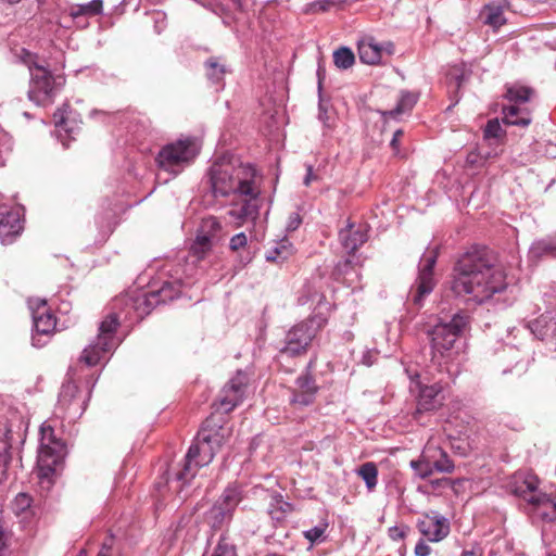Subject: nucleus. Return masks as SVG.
I'll list each match as a JSON object with an SVG mask.
<instances>
[{"instance_id": "nucleus-1", "label": "nucleus", "mask_w": 556, "mask_h": 556, "mask_svg": "<svg viewBox=\"0 0 556 556\" xmlns=\"http://www.w3.org/2000/svg\"><path fill=\"white\" fill-rule=\"evenodd\" d=\"M505 288V275L486 248H471L455 264L451 289L458 296L483 303Z\"/></svg>"}, {"instance_id": "nucleus-2", "label": "nucleus", "mask_w": 556, "mask_h": 556, "mask_svg": "<svg viewBox=\"0 0 556 556\" xmlns=\"http://www.w3.org/2000/svg\"><path fill=\"white\" fill-rule=\"evenodd\" d=\"M261 181L262 177L250 164L233 166L214 162L208 170V182L215 198L254 193Z\"/></svg>"}, {"instance_id": "nucleus-3", "label": "nucleus", "mask_w": 556, "mask_h": 556, "mask_svg": "<svg viewBox=\"0 0 556 556\" xmlns=\"http://www.w3.org/2000/svg\"><path fill=\"white\" fill-rule=\"evenodd\" d=\"M24 62L30 73L28 99L37 105L47 106L53 103L55 94L65 84L62 75H53L43 65L36 61V58L26 53Z\"/></svg>"}, {"instance_id": "nucleus-4", "label": "nucleus", "mask_w": 556, "mask_h": 556, "mask_svg": "<svg viewBox=\"0 0 556 556\" xmlns=\"http://www.w3.org/2000/svg\"><path fill=\"white\" fill-rule=\"evenodd\" d=\"M220 419L214 416L208 417L199 430L192 446L198 447L201 459L197 465H208L216 452L226 443L230 437V429L222 424Z\"/></svg>"}, {"instance_id": "nucleus-5", "label": "nucleus", "mask_w": 556, "mask_h": 556, "mask_svg": "<svg viewBox=\"0 0 556 556\" xmlns=\"http://www.w3.org/2000/svg\"><path fill=\"white\" fill-rule=\"evenodd\" d=\"M466 324V317L455 314L448 323H438L432 329L428 330V337L431 341L432 363L441 365L439 358L450 355Z\"/></svg>"}, {"instance_id": "nucleus-6", "label": "nucleus", "mask_w": 556, "mask_h": 556, "mask_svg": "<svg viewBox=\"0 0 556 556\" xmlns=\"http://www.w3.org/2000/svg\"><path fill=\"white\" fill-rule=\"evenodd\" d=\"M200 146L194 138L178 139L168 143L159 152L155 161L160 168L177 175L198 155Z\"/></svg>"}, {"instance_id": "nucleus-7", "label": "nucleus", "mask_w": 556, "mask_h": 556, "mask_svg": "<svg viewBox=\"0 0 556 556\" xmlns=\"http://www.w3.org/2000/svg\"><path fill=\"white\" fill-rule=\"evenodd\" d=\"M119 326V315L117 313L109 314L99 326L97 342L84 349L80 361L88 366H96L105 354L115 349V332Z\"/></svg>"}, {"instance_id": "nucleus-8", "label": "nucleus", "mask_w": 556, "mask_h": 556, "mask_svg": "<svg viewBox=\"0 0 556 556\" xmlns=\"http://www.w3.org/2000/svg\"><path fill=\"white\" fill-rule=\"evenodd\" d=\"M533 94V89L518 84L506 87L505 98L514 104L503 108V122L506 125L527 127L531 123L530 113L517 104L526 103Z\"/></svg>"}, {"instance_id": "nucleus-9", "label": "nucleus", "mask_w": 556, "mask_h": 556, "mask_svg": "<svg viewBox=\"0 0 556 556\" xmlns=\"http://www.w3.org/2000/svg\"><path fill=\"white\" fill-rule=\"evenodd\" d=\"M326 323V318L313 317L306 321L295 325L286 336V345L282 353L290 356L300 355L305 352L317 331Z\"/></svg>"}, {"instance_id": "nucleus-10", "label": "nucleus", "mask_w": 556, "mask_h": 556, "mask_svg": "<svg viewBox=\"0 0 556 556\" xmlns=\"http://www.w3.org/2000/svg\"><path fill=\"white\" fill-rule=\"evenodd\" d=\"M241 501L238 488H227L219 500L205 514V521L213 530H219L229 523L233 511Z\"/></svg>"}, {"instance_id": "nucleus-11", "label": "nucleus", "mask_w": 556, "mask_h": 556, "mask_svg": "<svg viewBox=\"0 0 556 556\" xmlns=\"http://www.w3.org/2000/svg\"><path fill=\"white\" fill-rule=\"evenodd\" d=\"M40 434L38 463L42 469L53 470L64 454L65 445L55 438L54 430L50 425L43 424L40 427Z\"/></svg>"}, {"instance_id": "nucleus-12", "label": "nucleus", "mask_w": 556, "mask_h": 556, "mask_svg": "<svg viewBox=\"0 0 556 556\" xmlns=\"http://www.w3.org/2000/svg\"><path fill=\"white\" fill-rule=\"evenodd\" d=\"M438 253L435 250L425 254L420 261L418 278L415 289L410 291V300L417 306L422 305L424 298L434 288L433 267L435 265Z\"/></svg>"}, {"instance_id": "nucleus-13", "label": "nucleus", "mask_w": 556, "mask_h": 556, "mask_svg": "<svg viewBox=\"0 0 556 556\" xmlns=\"http://www.w3.org/2000/svg\"><path fill=\"white\" fill-rule=\"evenodd\" d=\"M260 195L261 184L256 185L254 193L236 195L238 201L233 202L228 211V215L236 227L243 225L248 220L256 219L261 207Z\"/></svg>"}, {"instance_id": "nucleus-14", "label": "nucleus", "mask_w": 556, "mask_h": 556, "mask_svg": "<svg viewBox=\"0 0 556 556\" xmlns=\"http://www.w3.org/2000/svg\"><path fill=\"white\" fill-rule=\"evenodd\" d=\"M248 389V377L241 371H238L228 383L222 389L218 400L215 403L217 409L224 413L231 412L237 407L245 397Z\"/></svg>"}, {"instance_id": "nucleus-15", "label": "nucleus", "mask_w": 556, "mask_h": 556, "mask_svg": "<svg viewBox=\"0 0 556 556\" xmlns=\"http://www.w3.org/2000/svg\"><path fill=\"white\" fill-rule=\"evenodd\" d=\"M417 528L428 541L433 543L442 541L450 533L448 520L439 515H426L417 522Z\"/></svg>"}, {"instance_id": "nucleus-16", "label": "nucleus", "mask_w": 556, "mask_h": 556, "mask_svg": "<svg viewBox=\"0 0 556 556\" xmlns=\"http://www.w3.org/2000/svg\"><path fill=\"white\" fill-rule=\"evenodd\" d=\"M443 387L441 382H434L431 386H420L419 395L417 397V407L414 414L415 419L424 412H432L438 409L444 397L441 395Z\"/></svg>"}, {"instance_id": "nucleus-17", "label": "nucleus", "mask_w": 556, "mask_h": 556, "mask_svg": "<svg viewBox=\"0 0 556 556\" xmlns=\"http://www.w3.org/2000/svg\"><path fill=\"white\" fill-rule=\"evenodd\" d=\"M123 303L128 313L130 309L134 311L136 318L141 319L146 315L150 314L153 306L159 302V294L154 292L142 293L136 296H126L124 299L118 300Z\"/></svg>"}, {"instance_id": "nucleus-18", "label": "nucleus", "mask_w": 556, "mask_h": 556, "mask_svg": "<svg viewBox=\"0 0 556 556\" xmlns=\"http://www.w3.org/2000/svg\"><path fill=\"white\" fill-rule=\"evenodd\" d=\"M317 387L312 376L302 375L295 381L290 402L294 405L307 406L314 402Z\"/></svg>"}, {"instance_id": "nucleus-19", "label": "nucleus", "mask_w": 556, "mask_h": 556, "mask_svg": "<svg viewBox=\"0 0 556 556\" xmlns=\"http://www.w3.org/2000/svg\"><path fill=\"white\" fill-rule=\"evenodd\" d=\"M0 216V240L3 244L11 243L23 228L20 211L1 212Z\"/></svg>"}, {"instance_id": "nucleus-20", "label": "nucleus", "mask_w": 556, "mask_h": 556, "mask_svg": "<svg viewBox=\"0 0 556 556\" xmlns=\"http://www.w3.org/2000/svg\"><path fill=\"white\" fill-rule=\"evenodd\" d=\"M46 300H36L35 308V302H30L35 329L41 334L52 333L56 325L55 317L46 308Z\"/></svg>"}, {"instance_id": "nucleus-21", "label": "nucleus", "mask_w": 556, "mask_h": 556, "mask_svg": "<svg viewBox=\"0 0 556 556\" xmlns=\"http://www.w3.org/2000/svg\"><path fill=\"white\" fill-rule=\"evenodd\" d=\"M532 514L543 521L556 520V496L539 493L535 497H529Z\"/></svg>"}, {"instance_id": "nucleus-22", "label": "nucleus", "mask_w": 556, "mask_h": 556, "mask_svg": "<svg viewBox=\"0 0 556 556\" xmlns=\"http://www.w3.org/2000/svg\"><path fill=\"white\" fill-rule=\"evenodd\" d=\"M201 454L195 446H190L185 457V464L182 469L176 473V479L181 481L184 484L189 483L197 475L199 468L205 465H197V462L201 459Z\"/></svg>"}, {"instance_id": "nucleus-23", "label": "nucleus", "mask_w": 556, "mask_h": 556, "mask_svg": "<svg viewBox=\"0 0 556 556\" xmlns=\"http://www.w3.org/2000/svg\"><path fill=\"white\" fill-rule=\"evenodd\" d=\"M539 480L530 473H519L515 477L514 493L529 503V497H535Z\"/></svg>"}, {"instance_id": "nucleus-24", "label": "nucleus", "mask_w": 556, "mask_h": 556, "mask_svg": "<svg viewBox=\"0 0 556 556\" xmlns=\"http://www.w3.org/2000/svg\"><path fill=\"white\" fill-rule=\"evenodd\" d=\"M341 244L348 253L355 252L367 240L366 231L362 228L354 229L352 225L339 232Z\"/></svg>"}, {"instance_id": "nucleus-25", "label": "nucleus", "mask_w": 556, "mask_h": 556, "mask_svg": "<svg viewBox=\"0 0 556 556\" xmlns=\"http://www.w3.org/2000/svg\"><path fill=\"white\" fill-rule=\"evenodd\" d=\"M293 510L294 506L291 503L285 501L283 496L280 493L274 492L270 495L268 514L273 520L277 522H282L286 520L287 516L291 514Z\"/></svg>"}, {"instance_id": "nucleus-26", "label": "nucleus", "mask_w": 556, "mask_h": 556, "mask_svg": "<svg viewBox=\"0 0 556 556\" xmlns=\"http://www.w3.org/2000/svg\"><path fill=\"white\" fill-rule=\"evenodd\" d=\"M427 448L434 471L445 473L453 472L454 464L444 450L435 445H427Z\"/></svg>"}, {"instance_id": "nucleus-27", "label": "nucleus", "mask_w": 556, "mask_h": 556, "mask_svg": "<svg viewBox=\"0 0 556 556\" xmlns=\"http://www.w3.org/2000/svg\"><path fill=\"white\" fill-rule=\"evenodd\" d=\"M382 51V47H380L372 38L362 40L358 43L359 59L365 64H378L381 61Z\"/></svg>"}, {"instance_id": "nucleus-28", "label": "nucleus", "mask_w": 556, "mask_h": 556, "mask_svg": "<svg viewBox=\"0 0 556 556\" xmlns=\"http://www.w3.org/2000/svg\"><path fill=\"white\" fill-rule=\"evenodd\" d=\"M418 94L409 91H403L396 106L393 110L382 111V116L387 118H397L399 115L412 111L417 103Z\"/></svg>"}, {"instance_id": "nucleus-29", "label": "nucleus", "mask_w": 556, "mask_h": 556, "mask_svg": "<svg viewBox=\"0 0 556 556\" xmlns=\"http://www.w3.org/2000/svg\"><path fill=\"white\" fill-rule=\"evenodd\" d=\"M506 5L504 4H488L483 8L481 16L484 24L491 26L493 29H498L506 23L504 15Z\"/></svg>"}, {"instance_id": "nucleus-30", "label": "nucleus", "mask_w": 556, "mask_h": 556, "mask_svg": "<svg viewBox=\"0 0 556 556\" xmlns=\"http://www.w3.org/2000/svg\"><path fill=\"white\" fill-rule=\"evenodd\" d=\"M530 255L535 258L556 257V233L535 241L530 248Z\"/></svg>"}, {"instance_id": "nucleus-31", "label": "nucleus", "mask_w": 556, "mask_h": 556, "mask_svg": "<svg viewBox=\"0 0 556 556\" xmlns=\"http://www.w3.org/2000/svg\"><path fill=\"white\" fill-rule=\"evenodd\" d=\"M102 7V0H92L84 4H73L70 7L68 14L73 18H77L79 16H96L101 14Z\"/></svg>"}, {"instance_id": "nucleus-32", "label": "nucleus", "mask_w": 556, "mask_h": 556, "mask_svg": "<svg viewBox=\"0 0 556 556\" xmlns=\"http://www.w3.org/2000/svg\"><path fill=\"white\" fill-rule=\"evenodd\" d=\"M409 465L410 468L414 470L415 475L420 479H427L434 472L430 463V457L427 447L422 451L419 458L410 460Z\"/></svg>"}, {"instance_id": "nucleus-33", "label": "nucleus", "mask_w": 556, "mask_h": 556, "mask_svg": "<svg viewBox=\"0 0 556 556\" xmlns=\"http://www.w3.org/2000/svg\"><path fill=\"white\" fill-rule=\"evenodd\" d=\"M357 475L364 480L366 488L369 492H371L378 483V468L377 465L372 462H367L363 464L357 469Z\"/></svg>"}, {"instance_id": "nucleus-34", "label": "nucleus", "mask_w": 556, "mask_h": 556, "mask_svg": "<svg viewBox=\"0 0 556 556\" xmlns=\"http://www.w3.org/2000/svg\"><path fill=\"white\" fill-rule=\"evenodd\" d=\"M212 247L213 240L210 236L198 235L190 248V253L195 256L198 261H201L206 257Z\"/></svg>"}, {"instance_id": "nucleus-35", "label": "nucleus", "mask_w": 556, "mask_h": 556, "mask_svg": "<svg viewBox=\"0 0 556 556\" xmlns=\"http://www.w3.org/2000/svg\"><path fill=\"white\" fill-rule=\"evenodd\" d=\"M333 62L338 68L348 70L354 64L355 56L351 49L342 47L333 52Z\"/></svg>"}, {"instance_id": "nucleus-36", "label": "nucleus", "mask_w": 556, "mask_h": 556, "mask_svg": "<svg viewBox=\"0 0 556 556\" xmlns=\"http://www.w3.org/2000/svg\"><path fill=\"white\" fill-rule=\"evenodd\" d=\"M555 325L547 317L541 316L531 323L530 329L539 339L543 340Z\"/></svg>"}, {"instance_id": "nucleus-37", "label": "nucleus", "mask_w": 556, "mask_h": 556, "mask_svg": "<svg viewBox=\"0 0 556 556\" xmlns=\"http://www.w3.org/2000/svg\"><path fill=\"white\" fill-rule=\"evenodd\" d=\"M71 114L72 110L68 104H64L61 109H59L53 115L56 127L63 129L66 132H73L74 128L68 125Z\"/></svg>"}, {"instance_id": "nucleus-38", "label": "nucleus", "mask_w": 556, "mask_h": 556, "mask_svg": "<svg viewBox=\"0 0 556 556\" xmlns=\"http://www.w3.org/2000/svg\"><path fill=\"white\" fill-rule=\"evenodd\" d=\"M31 497L26 493H20L12 502V510L20 516L31 510Z\"/></svg>"}, {"instance_id": "nucleus-39", "label": "nucleus", "mask_w": 556, "mask_h": 556, "mask_svg": "<svg viewBox=\"0 0 556 556\" xmlns=\"http://www.w3.org/2000/svg\"><path fill=\"white\" fill-rule=\"evenodd\" d=\"M205 67L207 77L215 83L219 81L225 74L224 65L216 58H210L205 62Z\"/></svg>"}, {"instance_id": "nucleus-40", "label": "nucleus", "mask_w": 556, "mask_h": 556, "mask_svg": "<svg viewBox=\"0 0 556 556\" xmlns=\"http://www.w3.org/2000/svg\"><path fill=\"white\" fill-rule=\"evenodd\" d=\"M220 223L216 217H206L202 220L199 235H207L213 239L214 236L220 230Z\"/></svg>"}, {"instance_id": "nucleus-41", "label": "nucleus", "mask_w": 556, "mask_h": 556, "mask_svg": "<svg viewBox=\"0 0 556 556\" xmlns=\"http://www.w3.org/2000/svg\"><path fill=\"white\" fill-rule=\"evenodd\" d=\"M504 136V131L501 127L498 119L494 118L486 123V126L483 130V139H500Z\"/></svg>"}, {"instance_id": "nucleus-42", "label": "nucleus", "mask_w": 556, "mask_h": 556, "mask_svg": "<svg viewBox=\"0 0 556 556\" xmlns=\"http://www.w3.org/2000/svg\"><path fill=\"white\" fill-rule=\"evenodd\" d=\"M78 391V387L74 382H67L63 384L60 393V402L64 405H72Z\"/></svg>"}, {"instance_id": "nucleus-43", "label": "nucleus", "mask_w": 556, "mask_h": 556, "mask_svg": "<svg viewBox=\"0 0 556 556\" xmlns=\"http://www.w3.org/2000/svg\"><path fill=\"white\" fill-rule=\"evenodd\" d=\"M494 156H496V153L492 154L491 152H483L481 149H479L468 153L466 162L471 166H481L484 161H488Z\"/></svg>"}, {"instance_id": "nucleus-44", "label": "nucleus", "mask_w": 556, "mask_h": 556, "mask_svg": "<svg viewBox=\"0 0 556 556\" xmlns=\"http://www.w3.org/2000/svg\"><path fill=\"white\" fill-rule=\"evenodd\" d=\"M340 3V0H317L308 4L306 12L320 13L329 11L330 8Z\"/></svg>"}, {"instance_id": "nucleus-45", "label": "nucleus", "mask_w": 556, "mask_h": 556, "mask_svg": "<svg viewBox=\"0 0 556 556\" xmlns=\"http://www.w3.org/2000/svg\"><path fill=\"white\" fill-rule=\"evenodd\" d=\"M327 523H320L309 530H306L303 532L304 538L311 542V544H315L316 542L320 541L324 536V533L327 529Z\"/></svg>"}, {"instance_id": "nucleus-46", "label": "nucleus", "mask_w": 556, "mask_h": 556, "mask_svg": "<svg viewBox=\"0 0 556 556\" xmlns=\"http://www.w3.org/2000/svg\"><path fill=\"white\" fill-rule=\"evenodd\" d=\"M211 556H237V553L233 545L220 540Z\"/></svg>"}, {"instance_id": "nucleus-47", "label": "nucleus", "mask_w": 556, "mask_h": 556, "mask_svg": "<svg viewBox=\"0 0 556 556\" xmlns=\"http://www.w3.org/2000/svg\"><path fill=\"white\" fill-rule=\"evenodd\" d=\"M409 532L408 526H394L389 528V538L393 541L404 540Z\"/></svg>"}, {"instance_id": "nucleus-48", "label": "nucleus", "mask_w": 556, "mask_h": 556, "mask_svg": "<svg viewBox=\"0 0 556 556\" xmlns=\"http://www.w3.org/2000/svg\"><path fill=\"white\" fill-rule=\"evenodd\" d=\"M248 243V239L244 232H240L235 235L230 239L229 247L232 251H239L240 249L244 248Z\"/></svg>"}, {"instance_id": "nucleus-49", "label": "nucleus", "mask_w": 556, "mask_h": 556, "mask_svg": "<svg viewBox=\"0 0 556 556\" xmlns=\"http://www.w3.org/2000/svg\"><path fill=\"white\" fill-rule=\"evenodd\" d=\"M114 554V536L110 535L103 541L97 556H113Z\"/></svg>"}, {"instance_id": "nucleus-50", "label": "nucleus", "mask_w": 556, "mask_h": 556, "mask_svg": "<svg viewBox=\"0 0 556 556\" xmlns=\"http://www.w3.org/2000/svg\"><path fill=\"white\" fill-rule=\"evenodd\" d=\"M431 547L426 543L425 540L420 539L414 549L415 556H429Z\"/></svg>"}, {"instance_id": "nucleus-51", "label": "nucleus", "mask_w": 556, "mask_h": 556, "mask_svg": "<svg viewBox=\"0 0 556 556\" xmlns=\"http://www.w3.org/2000/svg\"><path fill=\"white\" fill-rule=\"evenodd\" d=\"M301 223H302V219H301L300 215L298 213H292L289 216V220L287 224V230H289V231L295 230L301 225Z\"/></svg>"}, {"instance_id": "nucleus-52", "label": "nucleus", "mask_w": 556, "mask_h": 556, "mask_svg": "<svg viewBox=\"0 0 556 556\" xmlns=\"http://www.w3.org/2000/svg\"><path fill=\"white\" fill-rule=\"evenodd\" d=\"M402 137H403V130L402 129H397L393 134V138H392V140L390 142V146H391L392 150L394 151L395 155L400 154L399 143H400V140H401Z\"/></svg>"}, {"instance_id": "nucleus-53", "label": "nucleus", "mask_w": 556, "mask_h": 556, "mask_svg": "<svg viewBox=\"0 0 556 556\" xmlns=\"http://www.w3.org/2000/svg\"><path fill=\"white\" fill-rule=\"evenodd\" d=\"M324 299H325V298H324V295H323V294H319V293H317V292H314L313 298H312V303H314V302H315V300H317V304H318V305H320V304H321V302L324 301ZM309 301H311V299L306 298L305 295H302V296H300V298H299V303H300L301 305H306V304H308V303H309Z\"/></svg>"}, {"instance_id": "nucleus-54", "label": "nucleus", "mask_w": 556, "mask_h": 556, "mask_svg": "<svg viewBox=\"0 0 556 556\" xmlns=\"http://www.w3.org/2000/svg\"><path fill=\"white\" fill-rule=\"evenodd\" d=\"M8 555V535L0 527V556Z\"/></svg>"}, {"instance_id": "nucleus-55", "label": "nucleus", "mask_w": 556, "mask_h": 556, "mask_svg": "<svg viewBox=\"0 0 556 556\" xmlns=\"http://www.w3.org/2000/svg\"><path fill=\"white\" fill-rule=\"evenodd\" d=\"M282 250H285V247L281 245V248H275L273 252H268L266 255V260L268 262H276L279 258H281ZM282 258H286V256H282Z\"/></svg>"}, {"instance_id": "nucleus-56", "label": "nucleus", "mask_w": 556, "mask_h": 556, "mask_svg": "<svg viewBox=\"0 0 556 556\" xmlns=\"http://www.w3.org/2000/svg\"><path fill=\"white\" fill-rule=\"evenodd\" d=\"M306 169H307V173H306V176L304 177L303 184L306 187H308L313 180L317 179V176L313 173L312 165H307Z\"/></svg>"}, {"instance_id": "nucleus-57", "label": "nucleus", "mask_w": 556, "mask_h": 556, "mask_svg": "<svg viewBox=\"0 0 556 556\" xmlns=\"http://www.w3.org/2000/svg\"><path fill=\"white\" fill-rule=\"evenodd\" d=\"M483 551L480 546L475 545L470 549H466L463 552L462 556H482Z\"/></svg>"}, {"instance_id": "nucleus-58", "label": "nucleus", "mask_w": 556, "mask_h": 556, "mask_svg": "<svg viewBox=\"0 0 556 556\" xmlns=\"http://www.w3.org/2000/svg\"><path fill=\"white\" fill-rule=\"evenodd\" d=\"M450 78L454 80L455 87H457V88L460 87L462 80H463V75L462 74L451 73L450 74Z\"/></svg>"}, {"instance_id": "nucleus-59", "label": "nucleus", "mask_w": 556, "mask_h": 556, "mask_svg": "<svg viewBox=\"0 0 556 556\" xmlns=\"http://www.w3.org/2000/svg\"><path fill=\"white\" fill-rule=\"evenodd\" d=\"M239 9L242 8L244 0H231Z\"/></svg>"}, {"instance_id": "nucleus-60", "label": "nucleus", "mask_w": 556, "mask_h": 556, "mask_svg": "<svg viewBox=\"0 0 556 556\" xmlns=\"http://www.w3.org/2000/svg\"><path fill=\"white\" fill-rule=\"evenodd\" d=\"M350 264H351V261H350V260H348V261H345V262H344L343 266H344V267H346V266H349ZM341 267H342V265H339V269H340V270H341Z\"/></svg>"}, {"instance_id": "nucleus-61", "label": "nucleus", "mask_w": 556, "mask_h": 556, "mask_svg": "<svg viewBox=\"0 0 556 556\" xmlns=\"http://www.w3.org/2000/svg\"><path fill=\"white\" fill-rule=\"evenodd\" d=\"M556 556V555H555Z\"/></svg>"}]
</instances>
